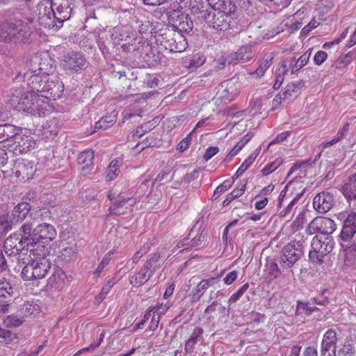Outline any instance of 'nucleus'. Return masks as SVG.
I'll return each mask as SVG.
<instances>
[{
	"instance_id": "obj_1",
	"label": "nucleus",
	"mask_w": 356,
	"mask_h": 356,
	"mask_svg": "<svg viewBox=\"0 0 356 356\" xmlns=\"http://www.w3.org/2000/svg\"><path fill=\"white\" fill-rule=\"evenodd\" d=\"M38 56H33L30 60L29 72L24 74L19 73L15 79H26V84L31 89L36 91L40 98L48 102L49 99H56L62 96L63 84L55 74H49L48 64L42 63Z\"/></svg>"
},
{
	"instance_id": "obj_2",
	"label": "nucleus",
	"mask_w": 356,
	"mask_h": 356,
	"mask_svg": "<svg viewBox=\"0 0 356 356\" xmlns=\"http://www.w3.org/2000/svg\"><path fill=\"white\" fill-rule=\"evenodd\" d=\"M11 106L19 112L26 113L38 117L44 116L49 111V104L37 95L36 91L22 92L15 90L10 99Z\"/></svg>"
},
{
	"instance_id": "obj_3",
	"label": "nucleus",
	"mask_w": 356,
	"mask_h": 356,
	"mask_svg": "<svg viewBox=\"0 0 356 356\" xmlns=\"http://www.w3.org/2000/svg\"><path fill=\"white\" fill-rule=\"evenodd\" d=\"M29 19L13 18L0 24V41L12 44L28 42L31 34Z\"/></svg>"
},
{
	"instance_id": "obj_4",
	"label": "nucleus",
	"mask_w": 356,
	"mask_h": 356,
	"mask_svg": "<svg viewBox=\"0 0 356 356\" xmlns=\"http://www.w3.org/2000/svg\"><path fill=\"white\" fill-rule=\"evenodd\" d=\"M299 238H300L298 239L296 238L294 240L291 241L284 245L282 250L280 266L283 270H286L284 276L289 275L290 273L293 274L290 268H291L304 254L305 241L302 240V237L299 236Z\"/></svg>"
},
{
	"instance_id": "obj_5",
	"label": "nucleus",
	"mask_w": 356,
	"mask_h": 356,
	"mask_svg": "<svg viewBox=\"0 0 356 356\" xmlns=\"http://www.w3.org/2000/svg\"><path fill=\"white\" fill-rule=\"evenodd\" d=\"M21 275L24 280H33L43 278L51 268V262L47 258L40 259H24Z\"/></svg>"
},
{
	"instance_id": "obj_6",
	"label": "nucleus",
	"mask_w": 356,
	"mask_h": 356,
	"mask_svg": "<svg viewBox=\"0 0 356 356\" xmlns=\"http://www.w3.org/2000/svg\"><path fill=\"white\" fill-rule=\"evenodd\" d=\"M107 197L111 202V205L108 208V211L111 215L120 216L127 213L132 211V207L136 204V200L134 198L123 193L117 194L113 190L109 191Z\"/></svg>"
},
{
	"instance_id": "obj_7",
	"label": "nucleus",
	"mask_w": 356,
	"mask_h": 356,
	"mask_svg": "<svg viewBox=\"0 0 356 356\" xmlns=\"http://www.w3.org/2000/svg\"><path fill=\"white\" fill-rule=\"evenodd\" d=\"M60 61L63 70L71 74L83 70L88 65V62L84 56L76 51L64 53Z\"/></svg>"
},
{
	"instance_id": "obj_8",
	"label": "nucleus",
	"mask_w": 356,
	"mask_h": 356,
	"mask_svg": "<svg viewBox=\"0 0 356 356\" xmlns=\"http://www.w3.org/2000/svg\"><path fill=\"white\" fill-rule=\"evenodd\" d=\"M235 12L215 11L209 13V17L204 18L207 24L217 31H226L230 28L232 22L234 19Z\"/></svg>"
},
{
	"instance_id": "obj_9",
	"label": "nucleus",
	"mask_w": 356,
	"mask_h": 356,
	"mask_svg": "<svg viewBox=\"0 0 356 356\" xmlns=\"http://www.w3.org/2000/svg\"><path fill=\"white\" fill-rule=\"evenodd\" d=\"M36 171L35 163L24 159H17L12 168L13 174L19 179L26 182L32 179Z\"/></svg>"
},
{
	"instance_id": "obj_10",
	"label": "nucleus",
	"mask_w": 356,
	"mask_h": 356,
	"mask_svg": "<svg viewBox=\"0 0 356 356\" xmlns=\"http://www.w3.org/2000/svg\"><path fill=\"white\" fill-rule=\"evenodd\" d=\"M312 250L309 252V259L314 262L322 263L323 257L329 254L333 248L332 244L322 241L315 236L311 243Z\"/></svg>"
},
{
	"instance_id": "obj_11",
	"label": "nucleus",
	"mask_w": 356,
	"mask_h": 356,
	"mask_svg": "<svg viewBox=\"0 0 356 356\" xmlns=\"http://www.w3.org/2000/svg\"><path fill=\"white\" fill-rule=\"evenodd\" d=\"M337 229L334 221L325 217H316L308 225L307 232L309 234L319 232L323 234H331Z\"/></svg>"
},
{
	"instance_id": "obj_12",
	"label": "nucleus",
	"mask_w": 356,
	"mask_h": 356,
	"mask_svg": "<svg viewBox=\"0 0 356 356\" xmlns=\"http://www.w3.org/2000/svg\"><path fill=\"white\" fill-rule=\"evenodd\" d=\"M14 296V289L10 280L5 277H0V314L8 312Z\"/></svg>"
},
{
	"instance_id": "obj_13",
	"label": "nucleus",
	"mask_w": 356,
	"mask_h": 356,
	"mask_svg": "<svg viewBox=\"0 0 356 356\" xmlns=\"http://www.w3.org/2000/svg\"><path fill=\"white\" fill-rule=\"evenodd\" d=\"M52 6L57 22L62 24L70 18L72 10L74 7V0H51Z\"/></svg>"
},
{
	"instance_id": "obj_14",
	"label": "nucleus",
	"mask_w": 356,
	"mask_h": 356,
	"mask_svg": "<svg viewBox=\"0 0 356 356\" xmlns=\"http://www.w3.org/2000/svg\"><path fill=\"white\" fill-rule=\"evenodd\" d=\"M337 342L336 331L333 329L327 330L321 343V356H337Z\"/></svg>"
},
{
	"instance_id": "obj_15",
	"label": "nucleus",
	"mask_w": 356,
	"mask_h": 356,
	"mask_svg": "<svg viewBox=\"0 0 356 356\" xmlns=\"http://www.w3.org/2000/svg\"><path fill=\"white\" fill-rule=\"evenodd\" d=\"M334 204V198L332 194L323 191L317 194L313 200L314 208L320 213L329 211Z\"/></svg>"
},
{
	"instance_id": "obj_16",
	"label": "nucleus",
	"mask_w": 356,
	"mask_h": 356,
	"mask_svg": "<svg viewBox=\"0 0 356 356\" xmlns=\"http://www.w3.org/2000/svg\"><path fill=\"white\" fill-rule=\"evenodd\" d=\"M3 248L6 254L10 257L24 254V252H26V242L17 236H10L6 239Z\"/></svg>"
},
{
	"instance_id": "obj_17",
	"label": "nucleus",
	"mask_w": 356,
	"mask_h": 356,
	"mask_svg": "<svg viewBox=\"0 0 356 356\" xmlns=\"http://www.w3.org/2000/svg\"><path fill=\"white\" fill-rule=\"evenodd\" d=\"M341 191L349 204L356 209V174L348 177L341 186Z\"/></svg>"
},
{
	"instance_id": "obj_18",
	"label": "nucleus",
	"mask_w": 356,
	"mask_h": 356,
	"mask_svg": "<svg viewBox=\"0 0 356 356\" xmlns=\"http://www.w3.org/2000/svg\"><path fill=\"white\" fill-rule=\"evenodd\" d=\"M110 37L113 46L121 44L122 47L127 43L130 44L133 40L131 36L130 28L128 26L114 27Z\"/></svg>"
},
{
	"instance_id": "obj_19",
	"label": "nucleus",
	"mask_w": 356,
	"mask_h": 356,
	"mask_svg": "<svg viewBox=\"0 0 356 356\" xmlns=\"http://www.w3.org/2000/svg\"><path fill=\"white\" fill-rule=\"evenodd\" d=\"M356 233V213L350 212L345 219L340 238L343 241H350Z\"/></svg>"
},
{
	"instance_id": "obj_20",
	"label": "nucleus",
	"mask_w": 356,
	"mask_h": 356,
	"mask_svg": "<svg viewBox=\"0 0 356 356\" xmlns=\"http://www.w3.org/2000/svg\"><path fill=\"white\" fill-rule=\"evenodd\" d=\"M39 23L47 28H52L57 26L56 22L55 12L51 6V2L49 3V6H45L42 8H40L38 15Z\"/></svg>"
},
{
	"instance_id": "obj_21",
	"label": "nucleus",
	"mask_w": 356,
	"mask_h": 356,
	"mask_svg": "<svg viewBox=\"0 0 356 356\" xmlns=\"http://www.w3.org/2000/svg\"><path fill=\"white\" fill-rule=\"evenodd\" d=\"M56 231L50 224L42 223L35 227V241L45 239L51 241L56 238Z\"/></svg>"
},
{
	"instance_id": "obj_22",
	"label": "nucleus",
	"mask_w": 356,
	"mask_h": 356,
	"mask_svg": "<svg viewBox=\"0 0 356 356\" xmlns=\"http://www.w3.org/2000/svg\"><path fill=\"white\" fill-rule=\"evenodd\" d=\"M188 42L185 37L180 33L174 34V36L165 41V47L170 52H182L187 48Z\"/></svg>"
},
{
	"instance_id": "obj_23",
	"label": "nucleus",
	"mask_w": 356,
	"mask_h": 356,
	"mask_svg": "<svg viewBox=\"0 0 356 356\" xmlns=\"http://www.w3.org/2000/svg\"><path fill=\"white\" fill-rule=\"evenodd\" d=\"M93 159L94 152L91 149H86L79 154L77 163L81 166V170L82 174L86 175L93 168Z\"/></svg>"
},
{
	"instance_id": "obj_24",
	"label": "nucleus",
	"mask_w": 356,
	"mask_h": 356,
	"mask_svg": "<svg viewBox=\"0 0 356 356\" xmlns=\"http://www.w3.org/2000/svg\"><path fill=\"white\" fill-rule=\"evenodd\" d=\"M31 206L29 203L22 202L15 206L9 214L12 222L14 224H17L24 220L29 213L31 211Z\"/></svg>"
},
{
	"instance_id": "obj_25",
	"label": "nucleus",
	"mask_w": 356,
	"mask_h": 356,
	"mask_svg": "<svg viewBox=\"0 0 356 356\" xmlns=\"http://www.w3.org/2000/svg\"><path fill=\"white\" fill-rule=\"evenodd\" d=\"M312 53V49H309L298 58L293 57L291 59H288L289 68L291 70V74H295L296 72L307 65L311 57Z\"/></svg>"
},
{
	"instance_id": "obj_26",
	"label": "nucleus",
	"mask_w": 356,
	"mask_h": 356,
	"mask_svg": "<svg viewBox=\"0 0 356 356\" xmlns=\"http://www.w3.org/2000/svg\"><path fill=\"white\" fill-rule=\"evenodd\" d=\"M66 284V275L63 270L57 268L48 279L47 286L58 291L63 289Z\"/></svg>"
},
{
	"instance_id": "obj_27",
	"label": "nucleus",
	"mask_w": 356,
	"mask_h": 356,
	"mask_svg": "<svg viewBox=\"0 0 356 356\" xmlns=\"http://www.w3.org/2000/svg\"><path fill=\"white\" fill-rule=\"evenodd\" d=\"M31 245L29 248L26 247V252H29V258H24V259H40L42 258H47V249L45 246L38 241H34L31 243Z\"/></svg>"
},
{
	"instance_id": "obj_28",
	"label": "nucleus",
	"mask_w": 356,
	"mask_h": 356,
	"mask_svg": "<svg viewBox=\"0 0 356 356\" xmlns=\"http://www.w3.org/2000/svg\"><path fill=\"white\" fill-rule=\"evenodd\" d=\"M216 278L211 277L207 280H202L192 291L190 297L191 302H196L200 300L204 292L212 285Z\"/></svg>"
},
{
	"instance_id": "obj_29",
	"label": "nucleus",
	"mask_w": 356,
	"mask_h": 356,
	"mask_svg": "<svg viewBox=\"0 0 356 356\" xmlns=\"http://www.w3.org/2000/svg\"><path fill=\"white\" fill-rule=\"evenodd\" d=\"M215 11L236 12V6L232 0H207Z\"/></svg>"
},
{
	"instance_id": "obj_30",
	"label": "nucleus",
	"mask_w": 356,
	"mask_h": 356,
	"mask_svg": "<svg viewBox=\"0 0 356 356\" xmlns=\"http://www.w3.org/2000/svg\"><path fill=\"white\" fill-rule=\"evenodd\" d=\"M173 26L179 32L190 33L193 30V22L188 15L181 14L173 22Z\"/></svg>"
},
{
	"instance_id": "obj_31",
	"label": "nucleus",
	"mask_w": 356,
	"mask_h": 356,
	"mask_svg": "<svg viewBox=\"0 0 356 356\" xmlns=\"http://www.w3.org/2000/svg\"><path fill=\"white\" fill-rule=\"evenodd\" d=\"M152 271H149L145 267L141 268L138 273L129 277V282L135 287H139L143 285L152 277Z\"/></svg>"
},
{
	"instance_id": "obj_32",
	"label": "nucleus",
	"mask_w": 356,
	"mask_h": 356,
	"mask_svg": "<svg viewBox=\"0 0 356 356\" xmlns=\"http://www.w3.org/2000/svg\"><path fill=\"white\" fill-rule=\"evenodd\" d=\"M31 221L25 222L20 227V235L22 239L26 242V247L29 248L31 243L35 241V228Z\"/></svg>"
},
{
	"instance_id": "obj_33",
	"label": "nucleus",
	"mask_w": 356,
	"mask_h": 356,
	"mask_svg": "<svg viewBox=\"0 0 356 356\" xmlns=\"http://www.w3.org/2000/svg\"><path fill=\"white\" fill-rule=\"evenodd\" d=\"M190 8L199 19H204L207 16L209 17V11L204 0H191Z\"/></svg>"
},
{
	"instance_id": "obj_34",
	"label": "nucleus",
	"mask_w": 356,
	"mask_h": 356,
	"mask_svg": "<svg viewBox=\"0 0 356 356\" xmlns=\"http://www.w3.org/2000/svg\"><path fill=\"white\" fill-rule=\"evenodd\" d=\"M254 56L252 49V45L246 44L242 46L236 52L231 54L232 60H236L242 62L250 60Z\"/></svg>"
},
{
	"instance_id": "obj_35",
	"label": "nucleus",
	"mask_w": 356,
	"mask_h": 356,
	"mask_svg": "<svg viewBox=\"0 0 356 356\" xmlns=\"http://www.w3.org/2000/svg\"><path fill=\"white\" fill-rule=\"evenodd\" d=\"M204 330L202 327H196L194 328L189 339L186 341L185 350L187 353H192L195 345L203 338Z\"/></svg>"
},
{
	"instance_id": "obj_36",
	"label": "nucleus",
	"mask_w": 356,
	"mask_h": 356,
	"mask_svg": "<svg viewBox=\"0 0 356 356\" xmlns=\"http://www.w3.org/2000/svg\"><path fill=\"white\" fill-rule=\"evenodd\" d=\"M207 232L205 231L204 229L199 233V234H197L196 236H193L192 235V237L191 238V245L189 247L186 248L185 249H183L181 250V252H188L189 250H191L193 249L197 250L204 246L207 241Z\"/></svg>"
},
{
	"instance_id": "obj_37",
	"label": "nucleus",
	"mask_w": 356,
	"mask_h": 356,
	"mask_svg": "<svg viewBox=\"0 0 356 356\" xmlns=\"http://www.w3.org/2000/svg\"><path fill=\"white\" fill-rule=\"evenodd\" d=\"M20 131V128L10 124L0 125V143L16 137Z\"/></svg>"
},
{
	"instance_id": "obj_38",
	"label": "nucleus",
	"mask_w": 356,
	"mask_h": 356,
	"mask_svg": "<svg viewBox=\"0 0 356 356\" xmlns=\"http://www.w3.org/2000/svg\"><path fill=\"white\" fill-rule=\"evenodd\" d=\"M302 88V83L300 81L296 83H289L283 92H280L282 95L284 99H289L293 97H296L300 92Z\"/></svg>"
},
{
	"instance_id": "obj_39",
	"label": "nucleus",
	"mask_w": 356,
	"mask_h": 356,
	"mask_svg": "<svg viewBox=\"0 0 356 356\" xmlns=\"http://www.w3.org/2000/svg\"><path fill=\"white\" fill-rule=\"evenodd\" d=\"M161 266V255L158 252L151 254L144 265L146 269L149 271H152V274Z\"/></svg>"
},
{
	"instance_id": "obj_40",
	"label": "nucleus",
	"mask_w": 356,
	"mask_h": 356,
	"mask_svg": "<svg viewBox=\"0 0 356 356\" xmlns=\"http://www.w3.org/2000/svg\"><path fill=\"white\" fill-rule=\"evenodd\" d=\"M15 143H17V149H18L21 153L28 152L34 144V142L32 140L31 138L28 136H16Z\"/></svg>"
},
{
	"instance_id": "obj_41",
	"label": "nucleus",
	"mask_w": 356,
	"mask_h": 356,
	"mask_svg": "<svg viewBox=\"0 0 356 356\" xmlns=\"http://www.w3.org/2000/svg\"><path fill=\"white\" fill-rule=\"evenodd\" d=\"M116 121V114L111 113L107 115L103 118H102L98 122H97L95 124V131H97L99 129L106 130L111 127Z\"/></svg>"
},
{
	"instance_id": "obj_42",
	"label": "nucleus",
	"mask_w": 356,
	"mask_h": 356,
	"mask_svg": "<svg viewBox=\"0 0 356 356\" xmlns=\"http://www.w3.org/2000/svg\"><path fill=\"white\" fill-rule=\"evenodd\" d=\"M247 185V181L243 180L240 182L239 185L237 188L233 190L230 193H229L225 200L223 201V205H228L235 198L241 196L245 192V187Z\"/></svg>"
},
{
	"instance_id": "obj_43",
	"label": "nucleus",
	"mask_w": 356,
	"mask_h": 356,
	"mask_svg": "<svg viewBox=\"0 0 356 356\" xmlns=\"http://www.w3.org/2000/svg\"><path fill=\"white\" fill-rule=\"evenodd\" d=\"M225 307L222 306L220 302H218L217 300L213 301L210 304L209 306L207 307V308L204 310V315L207 317V319L210 321L214 319V316L213 314L218 311L219 313H221L222 314H225Z\"/></svg>"
},
{
	"instance_id": "obj_44",
	"label": "nucleus",
	"mask_w": 356,
	"mask_h": 356,
	"mask_svg": "<svg viewBox=\"0 0 356 356\" xmlns=\"http://www.w3.org/2000/svg\"><path fill=\"white\" fill-rule=\"evenodd\" d=\"M344 264L347 267L356 266V247L350 245L345 250Z\"/></svg>"
},
{
	"instance_id": "obj_45",
	"label": "nucleus",
	"mask_w": 356,
	"mask_h": 356,
	"mask_svg": "<svg viewBox=\"0 0 356 356\" xmlns=\"http://www.w3.org/2000/svg\"><path fill=\"white\" fill-rule=\"evenodd\" d=\"M206 60L205 57L200 54H196L191 58L188 61H186V66L191 70H196L202 66Z\"/></svg>"
},
{
	"instance_id": "obj_46",
	"label": "nucleus",
	"mask_w": 356,
	"mask_h": 356,
	"mask_svg": "<svg viewBox=\"0 0 356 356\" xmlns=\"http://www.w3.org/2000/svg\"><path fill=\"white\" fill-rule=\"evenodd\" d=\"M302 195V193H299L292 200H291L287 206H286L282 210L280 211V216L281 218H285L290 215L296 208L295 206Z\"/></svg>"
},
{
	"instance_id": "obj_47",
	"label": "nucleus",
	"mask_w": 356,
	"mask_h": 356,
	"mask_svg": "<svg viewBox=\"0 0 356 356\" xmlns=\"http://www.w3.org/2000/svg\"><path fill=\"white\" fill-rule=\"evenodd\" d=\"M273 63V56L269 55L259 64V67L251 72V75H256L258 77L262 76L266 71L270 67Z\"/></svg>"
},
{
	"instance_id": "obj_48",
	"label": "nucleus",
	"mask_w": 356,
	"mask_h": 356,
	"mask_svg": "<svg viewBox=\"0 0 356 356\" xmlns=\"http://www.w3.org/2000/svg\"><path fill=\"white\" fill-rule=\"evenodd\" d=\"M12 219L10 218L9 213L3 214L0 216V233L4 234L7 233L12 229L13 225H15L12 222Z\"/></svg>"
},
{
	"instance_id": "obj_49",
	"label": "nucleus",
	"mask_w": 356,
	"mask_h": 356,
	"mask_svg": "<svg viewBox=\"0 0 356 356\" xmlns=\"http://www.w3.org/2000/svg\"><path fill=\"white\" fill-rule=\"evenodd\" d=\"M310 302H303L298 301L297 303L296 311V313L297 315H310L312 314L316 309V307L309 306Z\"/></svg>"
},
{
	"instance_id": "obj_50",
	"label": "nucleus",
	"mask_w": 356,
	"mask_h": 356,
	"mask_svg": "<svg viewBox=\"0 0 356 356\" xmlns=\"http://www.w3.org/2000/svg\"><path fill=\"white\" fill-rule=\"evenodd\" d=\"M38 306L31 302H25L21 307L19 312L20 315L30 316L32 315L35 312L38 310Z\"/></svg>"
},
{
	"instance_id": "obj_51",
	"label": "nucleus",
	"mask_w": 356,
	"mask_h": 356,
	"mask_svg": "<svg viewBox=\"0 0 356 356\" xmlns=\"http://www.w3.org/2000/svg\"><path fill=\"white\" fill-rule=\"evenodd\" d=\"M283 163L281 158L276 159L274 161L267 164L261 170L264 176H267L275 171Z\"/></svg>"
},
{
	"instance_id": "obj_52",
	"label": "nucleus",
	"mask_w": 356,
	"mask_h": 356,
	"mask_svg": "<svg viewBox=\"0 0 356 356\" xmlns=\"http://www.w3.org/2000/svg\"><path fill=\"white\" fill-rule=\"evenodd\" d=\"M151 249V244L149 243H145L132 257L131 261L134 265L136 264L140 258L147 254Z\"/></svg>"
},
{
	"instance_id": "obj_53",
	"label": "nucleus",
	"mask_w": 356,
	"mask_h": 356,
	"mask_svg": "<svg viewBox=\"0 0 356 356\" xmlns=\"http://www.w3.org/2000/svg\"><path fill=\"white\" fill-rule=\"evenodd\" d=\"M23 323V320L22 318L18 317L16 315L12 314L8 316L4 320H3V324L7 327H18L21 325Z\"/></svg>"
},
{
	"instance_id": "obj_54",
	"label": "nucleus",
	"mask_w": 356,
	"mask_h": 356,
	"mask_svg": "<svg viewBox=\"0 0 356 356\" xmlns=\"http://www.w3.org/2000/svg\"><path fill=\"white\" fill-rule=\"evenodd\" d=\"M171 306L172 304L170 302L160 304L158 303L155 307L150 308L148 312L149 314L152 312L156 315H159L161 317L162 315L165 314V313L170 309Z\"/></svg>"
},
{
	"instance_id": "obj_55",
	"label": "nucleus",
	"mask_w": 356,
	"mask_h": 356,
	"mask_svg": "<svg viewBox=\"0 0 356 356\" xmlns=\"http://www.w3.org/2000/svg\"><path fill=\"white\" fill-rule=\"evenodd\" d=\"M347 58L343 56H340L331 66V70L337 73L338 70H343L350 63L347 62Z\"/></svg>"
},
{
	"instance_id": "obj_56",
	"label": "nucleus",
	"mask_w": 356,
	"mask_h": 356,
	"mask_svg": "<svg viewBox=\"0 0 356 356\" xmlns=\"http://www.w3.org/2000/svg\"><path fill=\"white\" fill-rule=\"evenodd\" d=\"M119 163L118 160H113L110 163L106 171V178L108 180H113L119 172Z\"/></svg>"
},
{
	"instance_id": "obj_57",
	"label": "nucleus",
	"mask_w": 356,
	"mask_h": 356,
	"mask_svg": "<svg viewBox=\"0 0 356 356\" xmlns=\"http://www.w3.org/2000/svg\"><path fill=\"white\" fill-rule=\"evenodd\" d=\"M339 355L341 356H355L356 351L353 344L345 343L339 350Z\"/></svg>"
},
{
	"instance_id": "obj_58",
	"label": "nucleus",
	"mask_w": 356,
	"mask_h": 356,
	"mask_svg": "<svg viewBox=\"0 0 356 356\" xmlns=\"http://www.w3.org/2000/svg\"><path fill=\"white\" fill-rule=\"evenodd\" d=\"M76 253V250L72 246L63 248L60 252L58 257L63 261H69Z\"/></svg>"
},
{
	"instance_id": "obj_59",
	"label": "nucleus",
	"mask_w": 356,
	"mask_h": 356,
	"mask_svg": "<svg viewBox=\"0 0 356 356\" xmlns=\"http://www.w3.org/2000/svg\"><path fill=\"white\" fill-rule=\"evenodd\" d=\"M266 267L268 271L269 275L273 276L274 278H277L280 275L282 274V271L279 268L277 264L273 261H268L266 264Z\"/></svg>"
},
{
	"instance_id": "obj_60",
	"label": "nucleus",
	"mask_w": 356,
	"mask_h": 356,
	"mask_svg": "<svg viewBox=\"0 0 356 356\" xmlns=\"http://www.w3.org/2000/svg\"><path fill=\"white\" fill-rule=\"evenodd\" d=\"M249 288V284L246 283L243 284L236 292H235L234 294L231 296L229 298L228 302L229 303H234L236 302L237 300H238L245 293V291Z\"/></svg>"
},
{
	"instance_id": "obj_61",
	"label": "nucleus",
	"mask_w": 356,
	"mask_h": 356,
	"mask_svg": "<svg viewBox=\"0 0 356 356\" xmlns=\"http://www.w3.org/2000/svg\"><path fill=\"white\" fill-rule=\"evenodd\" d=\"M104 336H105V332L103 331L100 334L99 338L98 341L97 343H91L88 347L81 349L80 350H79L74 355V356L76 355H79V354H81V353H82L83 352H86V351H92V350H94L95 348L99 347L100 346V344L102 343V341H103V340L104 339Z\"/></svg>"
},
{
	"instance_id": "obj_62",
	"label": "nucleus",
	"mask_w": 356,
	"mask_h": 356,
	"mask_svg": "<svg viewBox=\"0 0 356 356\" xmlns=\"http://www.w3.org/2000/svg\"><path fill=\"white\" fill-rule=\"evenodd\" d=\"M153 129V124L150 122H146L141 126L138 127L135 133V136H138V137H141L145 133L151 131Z\"/></svg>"
},
{
	"instance_id": "obj_63",
	"label": "nucleus",
	"mask_w": 356,
	"mask_h": 356,
	"mask_svg": "<svg viewBox=\"0 0 356 356\" xmlns=\"http://www.w3.org/2000/svg\"><path fill=\"white\" fill-rule=\"evenodd\" d=\"M233 181L227 179L224 181L220 186H218L214 191L213 195L218 196L220 194L224 193L232 185Z\"/></svg>"
},
{
	"instance_id": "obj_64",
	"label": "nucleus",
	"mask_w": 356,
	"mask_h": 356,
	"mask_svg": "<svg viewBox=\"0 0 356 356\" xmlns=\"http://www.w3.org/2000/svg\"><path fill=\"white\" fill-rule=\"evenodd\" d=\"M192 133L193 131L188 134V136L186 138H184L179 142V143L177 145V149L179 152H182L189 147V144L191 141Z\"/></svg>"
}]
</instances>
